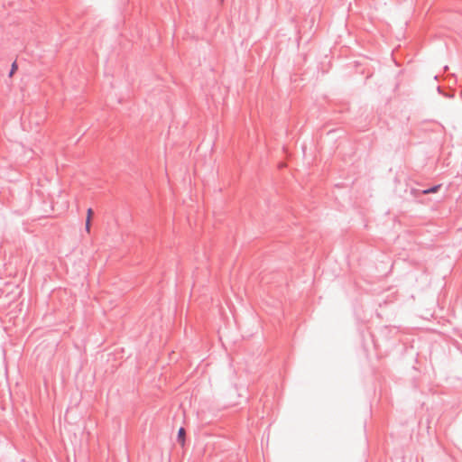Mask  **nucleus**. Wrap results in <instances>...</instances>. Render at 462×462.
<instances>
[{"label":"nucleus","mask_w":462,"mask_h":462,"mask_svg":"<svg viewBox=\"0 0 462 462\" xmlns=\"http://www.w3.org/2000/svg\"><path fill=\"white\" fill-rule=\"evenodd\" d=\"M16 70H17V64L15 62H14L12 64V69H11V71H10V77H12Z\"/></svg>","instance_id":"20e7f679"},{"label":"nucleus","mask_w":462,"mask_h":462,"mask_svg":"<svg viewBox=\"0 0 462 462\" xmlns=\"http://www.w3.org/2000/svg\"><path fill=\"white\" fill-rule=\"evenodd\" d=\"M439 186H434L431 189L423 190V193L424 194L435 193L439 190Z\"/></svg>","instance_id":"7ed1b4c3"},{"label":"nucleus","mask_w":462,"mask_h":462,"mask_svg":"<svg viewBox=\"0 0 462 462\" xmlns=\"http://www.w3.org/2000/svg\"><path fill=\"white\" fill-rule=\"evenodd\" d=\"M93 210L92 208H88L87 210V219H86V225H85V229H86V232L88 234L90 233V227H91V220H92V217H93Z\"/></svg>","instance_id":"f257e3e1"},{"label":"nucleus","mask_w":462,"mask_h":462,"mask_svg":"<svg viewBox=\"0 0 462 462\" xmlns=\"http://www.w3.org/2000/svg\"><path fill=\"white\" fill-rule=\"evenodd\" d=\"M185 430L183 428H180L178 431V440L182 447L185 445Z\"/></svg>","instance_id":"f03ea898"}]
</instances>
